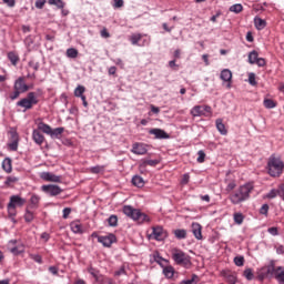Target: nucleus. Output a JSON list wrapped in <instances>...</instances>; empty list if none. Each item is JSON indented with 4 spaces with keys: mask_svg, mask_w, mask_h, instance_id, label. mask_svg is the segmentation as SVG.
<instances>
[{
    "mask_svg": "<svg viewBox=\"0 0 284 284\" xmlns=\"http://www.w3.org/2000/svg\"><path fill=\"white\" fill-rule=\"evenodd\" d=\"M67 57L69 59H77V57H79V50L74 49V48H70L67 50Z\"/></svg>",
    "mask_w": 284,
    "mask_h": 284,
    "instance_id": "nucleus-36",
    "label": "nucleus"
},
{
    "mask_svg": "<svg viewBox=\"0 0 284 284\" xmlns=\"http://www.w3.org/2000/svg\"><path fill=\"white\" fill-rule=\"evenodd\" d=\"M149 134H153L155 139H170V135L162 129H151Z\"/></svg>",
    "mask_w": 284,
    "mask_h": 284,
    "instance_id": "nucleus-18",
    "label": "nucleus"
},
{
    "mask_svg": "<svg viewBox=\"0 0 284 284\" xmlns=\"http://www.w3.org/2000/svg\"><path fill=\"white\" fill-rule=\"evenodd\" d=\"M248 83L250 85H258V82H256V74L255 73H248Z\"/></svg>",
    "mask_w": 284,
    "mask_h": 284,
    "instance_id": "nucleus-47",
    "label": "nucleus"
},
{
    "mask_svg": "<svg viewBox=\"0 0 284 284\" xmlns=\"http://www.w3.org/2000/svg\"><path fill=\"white\" fill-rule=\"evenodd\" d=\"M171 256L174 261L175 265H180L181 267H184L185 270H190L192 267V257L182 250L175 247L171 250Z\"/></svg>",
    "mask_w": 284,
    "mask_h": 284,
    "instance_id": "nucleus-2",
    "label": "nucleus"
},
{
    "mask_svg": "<svg viewBox=\"0 0 284 284\" xmlns=\"http://www.w3.org/2000/svg\"><path fill=\"white\" fill-rule=\"evenodd\" d=\"M163 274L166 278H172L174 276V268L172 266H165L163 268Z\"/></svg>",
    "mask_w": 284,
    "mask_h": 284,
    "instance_id": "nucleus-35",
    "label": "nucleus"
},
{
    "mask_svg": "<svg viewBox=\"0 0 284 284\" xmlns=\"http://www.w3.org/2000/svg\"><path fill=\"white\" fill-rule=\"evenodd\" d=\"M26 203V199L21 197L20 195H11L7 205L10 219H14V216H17V207H23Z\"/></svg>",
    "mask_w": 284,
    "mask_h": 284,
    "instance_id": "nucleus-4",
    "label": "nucleus"
},
{
    "mask_svg": "<svg viewBox=\"0 0 284 284\" xmlns=\"http://www.w3.org/2000/svg\"><path fill=\"white\" fill-rule=\"evenodd\" d=\"M254 24L256 30H265L267 22L264 19H261L260 17H255Z\"/></svg>",
    "mask_w": 284,
    "mask_h": 284,
    "instance_id": "nucleus-24",
    "label": "nucleus"
},
{
    "mask_svg": "<svg viewBox=\"0 0 284 284\" xmlns=\"http://www.w3.org/2000/svg\"><path fill=\"white\" fill-rule=\"evenodd\" d=\"M143 161V165L145 168V165H150L151 168H156V165H159V163H161V161L159 160H142Z\"/></svg>",
    "mask_w": 284,
    "mask_h": 284,
    "instance_id": "nucleus-42",
    "label": "nucleus"
},
{
    "mask_svg": "<svg viewBox=\"0 0 284 284\" xmlns=\"http://www.w3.org/2000/svg\"><path fill=\"white\" fill-rule=\"evenodd\" d=\"M131 152L138 155L148 154V148L143 143L135 142L132 145Z\"/></svg>",
    "mask_w": 284,
    "mask_h": 284,
    "instance_id": "nucleus-14",
    "label": "nucleus"
},
{
    "mask_svg": "<svg viewBox=\"0 0 284 284\" xmlns=\"http://www.w3.org/2000/svg\"><path fill=\"white\" fill-rule=\"evenodd\" d=\"M203 226H201V224L194 222L192 224V232L193 235L195 236V239H197V241H202L203 240V233H202Z\"/></svg>",
    "mask_w": 284,
    "mask_h": 284,
    "instance_id": "nucleus-17",
    "label": "nucleus"
},
{
    "mask_svg": "<svg viewBox=\"0 0 284 284\" xmlns=\"http://www.w3.org/2000/svg\"><path fill=\"white\" fill-rule=\"evenodd\" d=\"M63 132H65V129L63 126L51 129V133L49 136H51V139H61V134H63Z\"/></svg>",
    "mask_w": 284,
    "mask_h": 284,
    "instance_id": "nucleus-23",
    "label": "nucleus"
},
{
    "mask_svg": "<svg viewBox=\"0 0 284 284\" xmlns=\"http://www.w3.org/2000/svg\"><path fill=\"white\" fill-rule=\"evenodd\" d=\"M230 12H234L235 14H239L243 12V4L237 3L230 7Z\"/></svg>",
    "mask_w": 284,
    "mask_h": 284,
    "instance_id": "nucleus-39",
    "label": "nucleus"
},
{
    "mask_svg": "<svg viewBox=\"0 0 284 284\" xmlns=\"http://www.w3.org/2000/svg\"><path fill=\"white\" fill-rule=\"evenodd\" d=\"M196 278H199V276H196V274H193L191 280L182 281L180 284H194Z\"/></svg>",
    "mask_w": 284,
    "mask_h": 284,
    "instance_id": "nucleus-58",
    "label": "nucleus"
},
{
    "mask_svg": "<svg viewBox=\"0 0 284 284\" xmlns=\"http://www.w3.org/2000/svg\"><path fill=\"white\" fill-rule=\"evenodd\" d=\"M255 63H256V65H258V68H265L267 62L263 58H257Z\"/></svg>",
    "mask_w": 284,
    "mask_h": 284,
    "instance_id": "nucleus-59",
    "label": "nucleus"
},
{
    "mask_svg": "<svg viewBox=\"0 0 284 284\" xmlns=\"http://www.w3.org/2000/svg\"><path fill=\"white\" fill-rule=\"evenodd\" d=\"M38 130L40 132H43V134H48L50 136V134H52V126H50L49 124L44 123V122H40L38 124Z\"/></svg>",
    "mask_w": 284,
    "mask_h": 284,
    "instance_id": "nucleus-22",
    "label": "nucleus"
},
{
    "mask_svg": "<svg viewBox=\"0 0 284 284\" xmlns=\"http://www.w3.org/2000/svg\"><path fill=\"white\" fill-rule=\"evenodd\" d=\"M267 232L268 233H271L272 234V236H278V229L277 227H270L268 230H267Z\"/></svg>",
    "mask_w": 284,
    "mask_h": 284,
    "instance_id": "nucleus-64",
    "label": "nucleus"
},
{
    "mask_svg": "<svg viewBox=\"0 0 284 284\" xmlns=\"http://www.w3.org/2000/svg\"><path fill=\"white\" fill-rule=\"evenodd\" d=\"M123 214H125V216H129V219H132L133 221H136V223H150V216L143 212H141V210L139 209H134L131 205H125L123 207Z\"/></svg>",
    "mask_w": 284,
    "mask_h": 284,
    "instance_id": "nucleus-3",
    "label": "nucleus"
},
{
    "mask_svg": "<svg viewBox=\"0 0 284 284\" xmlns=\"http://www.w3.org/2000/svg\"><path fill=\"white\" fill-rule=\"evenodd\" d=\"M39 103V98L37 92H29L26 98L21 99L17 102L18 108H24L26 110H32L34 105Z\"/></svg>",
    "mask_w": 284,
    "mask_h": 284,
    "instance_id": "nucleus-6",
    "label": "nucleus"
},
{
    "mask_svg": "<svg viewBox=\"0 0 284 284\" xmlns=\"http://www.w3.org/2000/svg\"><path fill=\"white\" fill-rule=\"evenodd\" d=\"M141 39H143V36L141 33H134L130 37V41H131L132 45H138L139 41H141Z\"/></svg>",
    "mask_w": 284,
    "mask_h": 284,
    "instance_id": "nucleus-33",
    "label": "nucleus"
},
{
    "mask_svg": "<svg viewBox=\"0 0 284 284\" xmlns=\"http://www.w3.org/2000/svg\"><path fill=\"white\" fill-rule=\"evenodd\" d=\"M181 183H182V185H187V183H190V174L185 173L182 176Z\"/></svg>",
    "mask_w": 284,
    "mask_h": 284,
    "instance_id": "nucleus-62",
    "label": "nucleus"
},
{
    "mask_svg": "<svg viewBox=\"0 0 284 284\" xmlns=\"http://www.w3.org/2000/svg\"><path fill=\"white\" fill-rule=\"evenodd\" d=\"M70 214H72V209H70V207L63 209L62 219H68L70 216Z\"/></svg>",
    "mask_w": 284,
    "mask_h": 284,
    "instance_id": "nucleus-56",
    "label": "nucleus"
},
{
    "mask_svg": "<svg viewBox=\"0 0 284 284\" xmlns=\"http://www.w3.org/2000/svg\"><path fill=\"white\" fill-rule=\"evenodd\" d=\"M17 181H19V178L17 176H8L6 180V185H13V183H17Z\"/></svg>",
    "mask_w": 284,
    "mask_h": 284,
    "instance_id": "nucleus-48",
    "label": "nucleus"
},
{
    "mask_svg": "<svg viewBox=\"0 0 284 284\" xmlns=\"http://www.w3.org/2000/svg\"><path fill=\"white\" fill-rule=\"evenodd\" d=\"M70 229L73 234H83V224L80 221H73L70 223Z\"/></svg>",
    "mask_w": 284,
    "mask_h": 284,
    "instance_id": "nucleus-19",
    "label": "nucleus"
},
{
    "mask_svg": "<svg viewBox=\"0 0 284 284\" xmlns=\"http://www.w3.org/2000/svg\"><path fill=\"white\" fill-rule=\"evenodd\" d=\"M257 60H258V52L252 51L248 53V63H251V65H254V63H256Z\"/></svg>",
    "mask_w": 284,
    "mask_h": 284,
    "instance_id": "nucleus-34",
    "label": "nucleus"
},
{
    "mask_svg": "<svg viewBox=\"0 0 284 284\" xmlns=\"http://www.w3.org/2000/svg\"><path fill=\"white\" fill-rule=\"evenodd\" d=\"M32 139H33L34 143H37V145H43V142L45 141V136L42 135V133L39 129L33 130Z\"/></svg>",
    "mask_w": 284,
    "mask_h": 284,
    "instance_id": "nucleus-20",
    "label": "nucleus"
},
{
    "mask_svg": "<svg viewBox=\"0 0 284 284\" xmlns=\"http://www.w3.org/2000/svg\"><path fill=\"white\" fill-rule=\"evenodd\" d=\"M243 276L246 281H252L254 278V272H252V268H246L243 273Z\"/></svg>",
    "mask_w": 284,
    "mask_h": 284,
    "instance_id": "nucleus-43",
    "label": "nucleus"
},
{
    "mask_svg": "<svg viewBox=\"0 0 284 284\" xmlns=\"http://www.w3.org/2000/svg\"><path fill=\"white\" fill-rule=\"evenodd\" d=\"M197 163H205V152L203 151L197 152Z\"/></svg>",
    "mask_w": 284,
    "mask_h": 284,
    "instance_id": "nucleus-55",
    "label": "nucleus"
},
{
    "mask_svg": "<svg viewBox=\"0 0 284 284\" xmlns=\"http://www.w3.org/2000/svg\"><path fill=\"white\" fill-rule=\"evenodd\" d=\"M273 276H275L278 283L284 284V267L283 266L276 267V265L274 264Z\"/></svg>",
    "mask_w": 284,
    "mask_h": 284,
    "instance_id": "nucleus-16",
    "label": "nucleus"
},
{
    "mask_svg": "<svg viewBox=\"0 0 284 284\" xmlns=\"http://www.w3.org/2000/svg\"><path fill=\"white\" fill-rule=\"evenodd\" d=\"M193 116H212V106L210 105H195L191 109Z\"/></svg>",
    "mask_w": 284,
    "mask_h": 284,
    "instance_id": "nucleus-7",
    "label": "nucleus"
},
{
    "mask_svg": "<svg viewBox=\"0 0 284 284\" xmlns=\"http://www.w3.org/2000/svg\"><path fill=\"white\" fill-rule=\"evenodd\" d=\"M89 172L91 174H101V173L105 172V166L104 165H97V166L90 168Z\"/></svg>",
    "mask_w": 284,
    "mask_h": 284,
    "instance_id": "nucleus-31",
    "label": "nucleus"
},
{
    "mask_svg": "<svg viewBox=\"0 0 284 284\" xmlns=\"http://www.w3.org/2000/svg\"><path fill=\"white\" fill-rule=\"evenodd\" d=\"M47 0H37L36 1V8H38V10H43V6H45Z\"/></svg>",
    "mask_w": 284,
    "mask_h": 284,
    "instance_id": "nucleus-57",
    "label": "nucleus"
},
{
    "mask_svg": "<svg viewBox=\"0 0 284 284\" xmlns=\"http://www.w3.org/2000/svg\"><path fill=\"white\" fill-rule=\"evenodd\" d=\"M264 108H266L267 110H273V108L276 106V102L272 99H264Z\"/></svg>",
    "mask_w": 284,
    "mask_h": 284,
    "instance_id": "nucleus-37",
    "label": "nucleus"
},
{
    "mask_svg": "<svg viewBox=\"0 0 284 284\" xmlns=\"http://www.w3.org/2000/svg\"><path fill=\"white\" fill-rule=\"evenodd\" d=\"M234 263L237 267H243L245 265V257L236 256L234 257Z\"/></svg>",
    "mask_w": 284,
    "mask_h": 284,
    "instance_id": "nucleus-44",
    "label": "nucleus"
},
{
    "mask_svg": "<svg viewBox=\"0 0 284 284\" xmlns=\"http://www.w3.org/2000/svg\"><path fill=\"white\" fill-rule=\"evenodd\" d=\"M100 34H101L102 39H110V32L108 31L106 28H103V29L100 31Z\"/></svg>",
    "mask_w": 284,
    "mask_h": 284,
    "instance_id": "nucleus-60",
    "label": "nucleus"
},
{
    "mask_svg": "<svg viewBox=\"0 0 284 284\" xmlns=\"http://www.w3.org/2000/svg\"><path fill=\"white\" fill-rule=\"evenodd\" d=\"M30 258H32V261H34L36 263H39V264L43 263V257H41V255L39 254H31Z\"/></svg>",
    "mask_w": 284,
    "mask_h": 284,
    "instance_id": "nucleus-52",
    "label": "nucleus"
},
{
    "mask_svg": "<svg viewBox=\"0 0 284 284\" xmlns=\"http://www.w3.org/2000/svg\"><path fill=\"white\" fill-rule=\"evenodd\" d=\"M233 219L237 225H242L245 217L243 216V213H234Z\"/></svg>",
    "mask_w": 284,
    "mask_h": 284,
    "instance_id": "nucleus-40",
    "label": "nucleus"
},
{
    "mask_svg": "<svg viewBox=\"0 0 284 284\" xmlns=\"http://www.w3.org/2000/svg\"><path fill=\"white\" fill-rule=\"evenodd\" d=\"M123 6H125V1H123V0H113V8L114 9L123 8Z\"/></svg>",
    "mask_w": 284,
    "mask_h": 284,
    "instance_id": "nucleus-53",
    "label": "nucleus"
},
{
    "mask_svg": "<svg viewBox=\"0 0 284 284\" xmlns=\"http://www.w3.org/2000/svg\"><path fill=\"white\" fill-rule=\"evenodd\" d=\"M236 187V182L232 181L226 186V192H232Z\"/></svg>",
    "mask_w": 284,
    "mask_h": 284,
    "instance_id": "nucleus-63",
    "label": "nucleus"
},
{
    "mask_svg": "<svg viewBox=\"0 0 284 284\" xmlns=\"http://www.w3.org/2000/svg\"><path fill=\"white\" fill-rule=\"evenodd\" d=\"M108 223L111 227H116V225L119 224V217L116 215H111L108 219Z\"/></svg>",
    "mask_w": 284,
    "mask_h": 284,
    "instance_id": "nucleus-41",
    "label": "nucleus"
},
{
    "mask_svg": "<svg viewBox=\"0 0 284 284\" xmlns=\"http://www.w3.org/2000/svg\"><path fill=\"white\" fill-rule=\"evenodd\" d=\"M42 192H45V194H50V196H59L63 190L59 187V185L49 184V185H42L41 187Z\"/></svg>",
    "mask_w": 284,
    "mask_h": 284,
    "instance_id": "nucleus-12",
    "label": "nucleus"
},
{
    "mask_svg": "<svg viewBox=\"0 0 284 284\" xmlns=\"http://www.w3.org/2000/svg\"><path fill=\"white\" fill-rule=\"evenodd\" d=\"M151 236H153L155 241H165V239H168V231L162 226H153Z\"/></svg>",
    "mask_w": 284,
    "mask_h": 284,
    "instance_id": "nucleus-11",
    "label": "nucleus"
},
{
    "mask_svg": "<svg viewBox=\"0 0 284 284\" xmlns=\"http://www.w3.org/2000/svg\"><path fill=\"white\" fill-rule=\"evenodd\" d=\"M24 221L27 223H32V221H34V213H32L31 211L27 210V212L24 214Z\"/></svg>",
    "mask_w": 284,
    "mask_h": 284,
    "instance_id": "nucleus-45",
    "label": "nucleus"
},
{
    "mask_svg": "<svg viewBox=\"0 0 284 284\" xmlns=\"http://www.w3.org/2000/svg\"><path fill=\"white\" fill-rule=\"evenodd\" d=\"M21 92L19 90H14L10 95L9 99H11V101H16V99H19V97H21Z\"/></svg>",
    "mask_w": 284,
    "mask_h": 284,
    "instance_id": "nucleus-54",
    "label": "nucleus"
},
{
    "mask_svg": "<svg viewBox=\"0 0 284 284\" xmlns=\"http://www.w3.org/2000/svg\"><path fill=\"white\" fill-rule=\"evenodd\" d=\"M132 183L135 187H143V185H145V181L140 175H134L132 178Z\"/></svg>",
    "mask_w": 284,
    "mask_h": 284,
    "instance_id": "nucleus-27",
    "label": "nucleus"
},
{
    "mask_svg": "<svg viewBox=\"0 0 284 284\" xmlns=\"http://www.w3.org/2000/svg\"><path fill=\"white\" fill-rule=\"evenodd\" d=\"M280 192L277 190H271L267 194H266V199H276V196H278Z\"/></svg>",
    "mask_w": 284,
    "mask_h": 284,
    "instance_id": "nucleus-50",
    "label": "nucleus"
},
{
    "mask_svg": "<svg viewBox=\"0 0 284 284\" xmlns=\"http://www.w3.org/2000/svg\"><path fill=\"white\" fill-rule=\"evenodd\" d=\"M49 6H55L59 10H63L65 8V2L63 0H48Z\"/></svg>",
    "mask_w": 284,
    "mask_h": 284,
    "instance_id": "nucleus-29",
    "label": "nucleus"
},
{
    "mask_svg": "<svg viewBox=\"0 0 284 284\" xmlns=\"http://www.w3.org/2000/svg\"><path fill=\"white\" fill-rule=\"evenodd\" d=\"M2 2L6 3L8 8H14V6H17V0H2Z\"/></svg>",
    "mask_w": 284,
    "mask_h": 284,
    "instance_id": "nucleus-61",
    "label": "nucleus"
},
{
    "mask_svg": "<svg viewBox=\"0 0 284 284\" xmlns=\"http://www.w3.org/2000/svg\"><path fill=\"white\" fill-rule=\"evenodd\" d=\"M220 79L225 82L232 81V71H230V69L222 70Z\"/></svg>",
    "mask_w": 284,
    "mask_h": 284,
    "instance_id": "nucleus-26",
    "label": "nucleus"
},
{
    "mask_svg": "<svg viewBox=\"0 0 284 284\" xmlns=\"http://www.w3.org/2000/svg\"><path fill=\"white\" fill-rule=\"evenodd\" d=\"M39 201H41V197L37 194H33L30 199V207L31 209L39 207Z\"/></svg>",
    "mask_w": 284,
    "mask_h": 284,
    "instance_id": "nucleus-30",
    "label": "nucleus"
},
{
    "mask_svg": "<svg viewBox=\"0 0 284 284\" xmlns=\"http://www.w3.org/2000/svg\"><path fill=\"white\" fill-rule=\"evenodd\" d=\"M40 179H42L43 181H48L50 183H61V176L55 175L54 173L51 172H42Z\"/></svg>",
    "mask_w": 284,
    "mask_h": 284,
    "instance_id": "nucleus-13",
    "label": "nucleus"
},
{
    "mask_svg": "<svg viewBox=\"0 0 284 284\" xmlns=\"http://www.w3.org/2000/svg\"><path fill=\"white\" fill-rule=\"evenodd\" d=\"M215 125H216V129L220 132V134H222L223 136H225L227 134V129L225 128V124L223 123V119H217L215 121Z\"/></svg>",
    "mask_w": 284,
    "mask_h": 284,
    "instance_id": "nucleus-21",
    "label": "nucleus"
},
{
    "mask_svg": "<svg viewBox=\"0 0 284 284\" xmlns=\"http://www.w3.org/2000/svg\"><path fill=\"white\" fill-rule=\"evenodd\" d=\"M174 236L179 240L187 239V231L183 229H178L174 231Z\"/></svg>",
    "mask_w": 284,
    "mask_h": 284,
    "instance_id": "nucleus-32",
    "label": "nucleus"
},
{
    "mask_svg": "<svg viewBox=\"0 0 284 284\" xmlns=\"http://www.w3.org/2000/svg\"><path fill=\"white\" fill-rule=\"evenodd\" d=\"M92 236H97L98 242L102 243L104 247H112L113 243H116V235L110 233L108 235H97V233H92Z\"/></svg>",
    "mask_w": 284,
    "mask_h": 284,
    "instance_id": "nucleus-8",
    "label": "nucleus"
},
{
    "mask_svg": "<svg viewBox=\"0 0 284 284\" xmlns=\"http://www.w3.org/2000/svg\"><path fill=\"white\" fill-rule=\"evenodd\" d=\"M270 176H281L284 170V163L280 158L271 156L267 163Z\"/></svg>",
    "mask_w": 284,
    "mask_h": 284,
    "instance_id": "nucleus-5",
    "label": "nucleus"
},
{
    "mask_svg": "<svg viewBox=\"0 0 284 284\" xmlns=\"http://www.w3.org/2000/svg\"><path fill=\"white\" fill-rule=\"evenodd\" d=\"M32 85H28L26 83V78L20 77L16 80L13 89L18 90V92H21L22 94L28 92V90H32Z\"/></svg>",
    "mask_w": 284,
    "mask_h": 284,
    "instance_id": "nucleus-9",
    "label": "nucleus"
},
{
    "mask_svg": "<svg viewBox=\"0 0 284 284\" xmlns=\"http://www.w3.org/2000/svg\"><path fill=\"white\" fill-rule=\"evenodd\" d=\"M2 169L4 170V172H7V174H10V172H12V160L10 158H6L2 161Z\"/></svg>",
    "mask_w": 284,
    "mask_h": 284,
    "instance_id": "nucleus-25",
    "label": "nucleus"
},
{
    "mask_svg": "<svg viewBox=\"0 0 284 284\" xmlns=\"http://www.w3.org/2000/svg\"><path fill=\"white\" fill-rule=\"evenodd\" d=\"M251 192H254V183L250 182L241 185L230 195V201L233 205H240L244 201H248Z\"/></svg>",
    "mask_w": 284,
    "mask_h": 284,
    "instance_id": "nucleus-1",
    "label": "nucleus"
},
{
    "mask_svg": "<svg viewBox=\"0 0 284 284\" xmlns=\"http://www.w3.org/2000/svg\"><path fill=\"white\" fill-rule=\"evenodd\" d=\"M221 276L229 284H236V274L232 271H222Z\"/></svg>",
    "mask_w": 284,
    "mask_h": 284,
    "instance_id": "nucleus-15",
    "label": "nucleus"
},
{
    "mask_svg": "<svg viewBox=\"0 0 284 284\" xmlns=\"http://www.w3.org/2000/svg\"><path fill=\"white\" fill-rule=\"evenodd\" d=\"M84 94H85V87L78 85L74 90V97H77L79 99L80 97H83Z\"/></svg>",
    "mask_w": 284,
    "mask_h": 284,
    "instance_id": "nucleus-38",
    "label": "nucleus"
},
{
    "mask_svg": "<svg viewBox=\"0 0 284 284\" xmlns=\"http://www.w3.org/2000/svg\"><path fill=\"white\" fill-rule=\"evenodd\" d=\"M10 252L11 254H14L16 256H18V254H22L23 246H12L10 247Z\"/></svg>",
    "mask_w": 284,
    "mask_h": 284,
    "instance_id": "nucleus-46",
    "label": "nucleus"
},
{
    "mask_svg": "<svg viewBox=\"0 0 284 284\" xmlns=\"http://www.w3.org/2000/svg\"><path fill=\"white\" fill-rule=\"evenodd\" d=\"M270 212V205L263 204L260 209V214H263L264 216H267Z\"/></svg>",
    "mask_w": 284,
    "mask_h": 284,
    "instance_id": "nucleus-49",
    "label": "nucleus"
},
{
    "mask_svg": "<svg viewBox=\"0 0 284 284\" xmlns=\"http://www.w3.org/2000/svg\"><path fill=\"white\" fill-rule=\"evenodd\" d=\"M126 274L125 266H121L120 270L114 272V276H125Z\"/></svg>",
    "mask_w": 284,
    "mask_h": 284,
    "instance_id": "nucleus-51",
    "label": "nucleus"
},
{
    "mask_svg": "<svg viewBox=\"0 0 284 284\" xmlns=\"http://www.w3.org/2000/svg\"><path fill=\"white\" fill-rule=\"evenodd\" d=\"M270 276H274V261H272L270 265L262 267L258 272L260 281H264V278Z\"/></svg>",
    "mask_w": 284,
    "mask_h": 284,
    "instance_id": "nucleus-10",
    "label": "nucleus"
},
{
    "mask_svg": "<svg viewBox=\"0 0 284 284\" xmlns=\"http://www.w3.org/2000/svg\"><path fill=\"white\" fill-rule=\"evenodd\" d=\"M8 59L13 65H17V63H19V53L10 51L8 53Z\"/></svg>",
    "mask_w": 284,
    "mask_h": 284,
    "instance_id": "nucleus-28",
    "label": "nucleus"
}]
</instances>
